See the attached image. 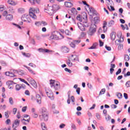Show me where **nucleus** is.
<instances>
[{"label":"nucleus","mask_w":130,"mask_h":130,"mask_svg":"<svg viewBox=\"0 0 130 130\" xmlns=\"http://www.w3.org/2000/svg\"><path fill=\"white\" fill-rule=\"evenodd\" d=\"M41 115L40 117L41 120H44L45 121H47L48 120V113L47 112V110L45 108H42L40 110Z\"/></svg>","instance_id":"1"},{"label":"nucleus","mask_w":130,"mask_h":130,"mask_svg":"<svg viewBox=\"0 0 130 130\" xmlns=\"http://www.w3.org/2000/svg\"><path fill=\"white\" fill-rule=\"evenodd\" d=\"M82 3H83V5L87 6V7H88V8H89V12H88V14H89V16H90L91 17H92V16L99 17V14L98 12H97V11H95V10L94 9V8H93L92 7H90V5L87 4V2H86L85 1H82Z\"/></svg>","instance_id":"2"},{"label":"nucleus","mask_w":130,"mask_h":130,"mask_svg":"<svg viewBox=\"0 0 130 130\" xmlns=\"http://www.w3.org/2000/svg\"><path fill=\"white\" fill-rule=\"evenodd\" d=\"M50 85L51 88H53L56 90L60 89V84L58 81H55V80L51 79L50 80Z\"/></svg>","instance_id":"3"},{"label":"nucleus","mask_w":130,"mask_h":130,"mask_svg":"<svg viewBox=\"0 0 130 130\" xmlns=\"http://www.w3.org/2000/svg\"><path fill=\"white\" fill-rule=\"evenodd\" d=\"M38 13H39V9H34L32 8H30L29 9V15L30 17H36L37 15L35 14H38Z\"/></svg>","instance_id":"4"},{"label":"nucleus","mask_w":130,"mask_h":130,"mask_svg":"<svg viewBox=\"0 0 130 130\" xmlns=\"http://www.w3.org/2000/svg\"><path fill=\"white\" fill-rule=\"evenodd\" d=\"M76 19L80 22H82V23H84V24L89 25L87 22L88 17H77Z\"/></svg>","instance_id":"5"},{"label":"nucleus","mask_w":130,"mask_h":130,"mask_svg":"<svg viewBox=\"0 0 130 130\" xmlns=\"http://www.w3.org/2000/svg\"><path fill=\"white\" fill-rule=\"evenodd\" d=\"M96 26L95 24H92L91 25L90 27L89 28V31H88V35L92 36L95 32H96V28L94 27Z\"/></svg>","instance_id":"6"},{"label":"nucleus","mask_w":130,"mask_h":130,"mask_svg":"<svg viewBox=\"0 0 130 130\" xmlns=\"http://www.w3.org/2000/svg\"><path fill=\"white\" fill-rule=\"evenodd\" d=\"M44 12L46 13H48L50 16H52L53 14L55 13V11L52 8V7H49L48 8V9H44Z\"/></svg>","instance_id":"7"},{"label":"nucleus","mask_w":130,"mask_h":130,"mask_svg":"<svg viewBox=\"0 0 130 130\" xmlns=\"http://www.w3.org/2000/svg\"><path fill=\"white\" fill-rule=\"evenodd\" d=\"M57 34L53 32L49 37V40H59V37L56 35Z\"/></svg>","instance_id":"8"},{"label":"nucleus","mask_w":130,"mask_h":130,"mask_svg":"<svg viewBox=\"0 0 130 130\" xmlns=\"http://www.w3.org/2000/svg\"><path fill=\"white\" fill-rule=\"evenodd\" d=\"M89 26H90V24H86L84 23L82 25L81 24L80 25H78V27L81 31H85V27L87 28V27H89Z\"/></svg>","instance_id":"9"},{"label":"nucleus","mask_w":130,"mask_h":130,"mask_svg":"<svg viewBox=\"0 0 130 130\" xmlns=\"http://www.w3.org/2000/svg\"><path fill=\"white\" fill-rule=\"evenodd\" d=\"M69 13H70V15H71L73 17H76V16H77V10H76L75 8H72V9L70 11Z\"/></svg>","instance_id":"10"},{"label":"nucleus","mask_w":130,"mask_h":130,"mask_svg":"<svg viewBox=\"0 0 130 130\" xmlns=\"http://www.w3.org/2000/svg\"><path fill=\"white\" fill-rule=\"evenodd\" d=\"M6 76H7L8 77H11V78H15L17 77V75L15 74H14L13 72H6L5 73Z\"/></svg>","instance_id":"11"},{"label":"nucleus","mask_w":130,"mask_h":130,"mask_svg":"<svg viewBox=\"0 0 130 130\" xmlns=\"http://www.w3.org/2000/svg\"><path fill=\"white\" fill-rule=\"evenodd\" d=\"M20 125V120L18 119L15 120L14 123L12 124V127L16 128Z\"/></svg>","instance_id":"12"},{"label":"nucleus","mask_w":130,"mask_h":130,"mask_svg":"<svg viewBox=\"0 0 130 130\" xmlns=\"http://www.w3.org/2000/svg\"><path fill=\"white\" fill-rule=\"evenodd\" d=\"M103 32L104 33H105L106 31H107V22L104 21H103Z\"/></svg>","instance_id":"13"},{"label":"nucleus","mask_w":130,"mask_h":130,"mask_svg":"<svg viewBox=\"0 0 130 130\" xmlns=\"http://www.w3.org/2000/svg\"><path fill=\"white\" fill-rule=\"evenodd\" d=\"M29 83L31 84V85H32V86H33L34 88H37V83L33 79H30Z\"/></svg>","instance_id":"14"},{"label":"nucleus","mask_w":130,"mask_h":130,"mask_svg":"<svg viewBox=\"0 0 130 130\" xmlns=\"http://www.w3.org/2000/svg\"><path fill=\"white\" fill-rule=\"evenodd\" d=\"M116 32L113 31L111 33L110 37H111V39L112 41H114V40H115V38L116 37Z\"/></svg>","instance_id":"15"},{"label":"nucleus","mask_w":130,"mask_h":130,"mask_svg":"<svg viewBox=\"0 0 130 130\" xmlns=\"http://www.w3.org/2000/svg\"><path fill=\"white\" fill-rule=\"evenodd\" d=\"M61 49L62 51H63V52H64L65 53H68V52L70 51V49L66 46H62Z\"/></svg>","instance_id":"16"},{"label":"nucleus","mask_w":130,"mask_h":130,"mask_svg":"<svg viewBox=\"0 0 130 130\" xmlns=\"http://www.w3.org/2000/svg\"><path fill=\"white\" fill-rule=\"evenodd\" d=\"M25 120H26V119H22L21 120V122H22L23 124H24V125H27V124H29V123L30 122V117L26 119V122Z\"/></svg>","instance_id":"17"},{"label":"nucleus","mask_w":130,"mask_h":130,"mask_svg":"<svg viewBox=\"0 0 130 130\" xmlns=\"http://www.w3.org/2000/svg\"><path fill=\"white\" fill-rule=\"evenodd\" d=\"M46 94L48 97H49V98L51 99V100H54V96H53V93H52V92H51L50 93H49V92H46Z\"/></svg>","instance_id":"18"},{"label":"nucleus","mask_w":130,"mask_h":130,"mask_svg":"<svg viewBox=\"0 0 130 130\" xmlns=\"http://www.w3.org/2000/svg\"><path fill=\"white\" fill-rule=\"evenodd\" d=\"M36 100L37 103L39 104H41V96L40 94H37Z\"/></svg>","instance_id":"19"},{"label":"nucleus","mask_w":130,"mask_h":130,"mask_svg":"<svg viewBox=\"0 0 130 130\" xmlns=\"http://www.w3.org/2000/svg\"><path fill=\"white\" fill-rule=\"evenodd\" d=\"M52 8H53V9L55 12H56V11L59 10L60 9L59 6L55 4L53 5V6H52Z\"/></svg>","instance_id":"20"},{"label":"nucleus","mask_w":130,"mask_h":130,"mask_svg":"<svg viewBox=\"0 0 130 130\" xmlns=\"http://www.w3.org/2000/svg\"><path fill=\"white\" fill-rule=\"evenodd\" d=\"M64 5L67 8H72L74 6L73 3L71 2H65Z\"/></svg>","instance_id":"21"},{"label":"nucleus","mask_w":130,"mask_h":130,"mask_svg":"<svg viewBox=\"0 0 130 130\" xmlns=\"http://www.w3.org/2000/svg\"><path fill=\"white\" fill-rule=\"evenodd\" d=\"M100 22V18L99 17H95L93 18V22L94 24H98Z\"/></svg>","instance_id":"22"},{"label":"nucleus","mask_w":130,"mask_h":130,"mask_svg":"<svg viewBox=\"0 0 130 130\" xmlns=\"http://www.w3.org/2000/svg\"><path fill=\"white\" fill-rule=\"evenodd\" d=\"M54 33H55V34H59V35H60V37H59V40H61V39H63V38H64V37H63L62 35L60 34V32L57 31H54Z\"/></svg>","instance_id":"23"},{"label":"nucleus","mask_w":130,"mask_h":130,"mask_svg":"<svg viewBox=\"0 0 130 130\" xmlns=\"http://www.w3.org/2000/svg\"><path fill=\"white\" fill-rule=\"evenodd\" d=\"M8 3L9 5H11V6H16V5H17V2H15V1H14L13 0H8Z\"/></svg>","instance_id":"24"},{"label":"nucleus","mask_w":130,"mask_h":130,"mask_svg":"<svg viewBox=\"0 0 130 130\" xmlns=\"http://www.w3.org/2000/svg\"><path fill=\"white\" fill-rule=\"evenodd\" d=\"M38 51L40 52H49V50H48L47 49L40 48L38 49Z\"/></svg>","instance_id":"25"},{"label":"nucleus","mask_w":130,"mask_h":130,"mask_svg":"<svg viewBox=\"0 0 130 130\" xmlns=\"http://www.w3.org/2000/svg\"><path fill=\"white\" fill-rule=\"evenodd\" d=\"M106 3L108 7H109V6H111L113 4V1H112V0H106Z\"/></svg>","instance_id":"26"},{"label":"nucleus","mask_w":130,"mask_h":130,"mask_svg":"<svg viewBox=\"0 0 130 130\" xmlns=\"http://www.w3.org/2000/svg\"><path fill=\"white\" fill-rule=\"evenodd\" d=\"M77 17H88L87 13L82 12L81 14H79Z\"/></svg>","instance_id":"27"},{"label":"nucleus","mask_w":130,"mask_h":130,"mask_svg":"<svg viewBox=\"0 0 130 130\" xmlns=\"http://www.w3.org/2000/svg\"><path fill=\"white\" fill-rule=\"evenodd\" d=\"M3 16H4V17H7V16H13V15H12L11 14H9V13H8V11H4L3 13Z\"/></svg>","instance_id":"28"},{"label":"nucleus","mask_w":130,"mask_h":130,"mask_svg":"<svg viewBox=\"0 0 130 130\" xmlns=\"http://www.w3.org/2000/svg\"><path fill=\"white\" fill-rule=\"evenodd\" d=\"M25 68H26L28 69V72H29L30 74H32V75H36V73H35V72L33 71V70H31V68H30V67H25Z\"/></svg>","instance_id":"29"},{"label":"nucleus","mask_w":130,"mask_h":130,"mask_svg":"<svg viewBox=\"0 0 130 130\" xmlns=\"http://www.w3.org/2000/svg\"><path fill=\"white\" fill-rule=\"evenodd\" d=\"M18 13L19 14H24L25 13V9L24 8H19L18 9Z\"/></svg>","instance_id":"30"},{"label":"nucleus","mask_w":130,"mask_h":130,"mask_svg":"<svg viewBox=\"0 0 130 130\" xmlns=\"http://www.w3.org/2000/svg\"><path fill=\"white\" fill-rule=\"evenodd\" d=\"M96 47H97V43H95L92 45L91 47L88 48V49H96Z\"/></svg>","instance_id":"31"},{"label":"nucleus","mask_w":130,"mask_h":130,"mask_svg":"<svg viewBox=\"0 0 130 130\" xmlns=\"http://www.w3.org/2000/svg\"><path fill=\"white\" fill-rule=\"evenodd\" d=\"M42 130H47V127H46V125H45V123H42L41 124Z\"/></svg>","instance_id":"32"},{"label":"nucleus","mask_w":130,"mask_h":130,"mask_svg":"<svg viewBox=\"0 0 130 130\" xmlns=\"http://www.w3.org/2000/svg\"><path fill=\"white\" fill-rule=\"evenodd\" d=\"M67 64L71 68L73 67V63L71 62V60L69 59L67 61Z\"/></svg>","instance_id":"33"},{"label":"nucleus","mask_w":130,"mask_h":130,"mask_svg":"<svg viewBox=\"0 0 130 130\" xmlns=\"http://www.w3.org/2000/svg\"><path fill=\"white\" fill-rule=\"evenodd\" d=\"M21 88H22V86H21V85L20 84H17L16 85V91H19V90H20Z\"/></svg>","instance_id":"34"},{"label":"nucleus","mask_w":130,"mask_h":130,"mask_svg":"<svg viewBox=\"0 0 130 130\" xmlns=\"http://www.w3.org/2000/svg\"><path fill=\"white\" fill-rule=\"evenodd\" d=\"M105 91H106L105 88L102 89L101 91L99 93V96H100V95H103V94H105Z\"/></svg>","instance_id":"35"},{"label":"nucleus","mask_w":130,"mask_h":130,"mask_svg":"<svg viewBox=\"0 0 130 130\" xmlns=\"http://www.w3.org/2000/svg\"><path fill=\"white\" fill-rule=\"evenodd\" d=\"M70 45L71 47H72V48H75V47H76V44L75 43L74 41L71 42Z\"/></svg>","instance_id":"36"},{"label":"nucleus","mask_w":130,"mask_h":130,"mask_svg":"<svg viewBox=\"0 0 130 130\" xmlns=\"http://www.w3.org/2000/svg\"><path fill=\"white\" fill-rule=\"evenodd\" d=\"M113 25H114V21L111 20L108 23L109 27H111Z\"/></svg>","instance_id":"37"},{"label":"nucleus","mask_w":130,"mask_h":130,"mask_svg":"<svg viewBox=\"0 0 130 130\" xmlns=\"http://www.w3.org/2000/svg\"><path fill=\"white\" fill-rule=\"evenodd\" d=\"M4 114L6 118H9V117H10V116L9 115V111L5 112Z\"/></svg>","instance_id":"38"},{"label":"nucleus","mask_w":130,"mask_h":130,"mask_svg":"<svg viewBox=\"0 0 130 130\" xmlns=\"http://www.w3.org/2000/svg\"><path fill=\"white\" fill-rule=\"evenodd\" d=\"M124 60H125V61H128V60H129V56H128V55H125L124 56Z\"/></svg>","instance_id":"39"},{"label":"nucleus","mask_w":130,"mask_h":130,"mask_svg":"<svg viewBox=\"0 0 130 130\" xmlns=\"http://www.w3.org/2000/svg\"><path fill=\"white\" fill-rule=\"evenodd\" d=\"M22 54L25 56V57H30V56H31V54H30V53H22Z\"/></svg>","instance_id":"40"},{"label":"nucleus","mask_w":130,"mask_h":130,"mask_svg":"<svg viewBox=\"0 0 130 130\" xmlns=\"http://www.w3.org/2000/svg\"><path fill=\"white\" fill-rule=\"evenodd\" d=\"M65 34H66V35H72V33H71V32H70V30H69L68 29H66L64 31Z\"/></svg>","instance_id":"41"},{"label":"nucleus","mask_w":130,"mask_h":130,"mask_svg":"<svg viewBox=\"0 0 130 130\" xmlns=\"http://www.w3.org/2000/svg\"><path fill=\"white\" fill-rule=\"evenodd\" d=\"M108 8L109 10H110V11H115V9H114V7H113L112 6V5H110V8H111V9L109 8V6H108Z\"/></svg>","instance_id":"42"},{"label":"nucleus","mask_w":130,"mask_h":130,"mask_svg":"<svg viewBox=\"0 0 130 130\" xmlns=\"http://www.w3.org/2000/svg\"><path fill=\"white\" fill-rule=\"evenodd\" d=\"M9 103L11 104V105H13V104H14V101H13V98H9Z\"/></svg>","instance_id":"43"},{"label":"nucleus","mask_w":130,"mask_h":130,"mask_svg":"<svg viewBox=\"0 0 130 130\" xmlns=\"http://www.w3.org/2000/svg\"><path fill=\"white\" fill-rule=\"evenodd\" d=\"M35 25L37 26L38 27H39V26H41V22L40 21H37L35 22Z\"/></svg>","instance_id":"44"},{"label":"nucleus","mask_w":130,"mask_h":130,"mask_svg":"<svg viewBox=\"0 0 130 130\" xmlns=\"http://www.w3.org/2000/svg\"><path fill=\"white\" fill-rule=\"evenodd\" d=\"M32 116L34 118H37V117H38V114L36 113H32Z\"/></svg>","instance_id":"45"},{"label":"nucleus","mask_w":130,"mask_h":130,"mask_svg":"<svg viewBox=\"0 0 130 130\" xmlns=\"http://www.w3.org/2000/svg\"><path fill=\"white\" fill-rule=\"evenodd\" d=\"M3 11H5V6L4 5H1L0 12H3Z\"/></svg>","instance_id":"46"},{"label":"nucleus","mask_w":130,"mask_h":130,"mask_svg":"<svg viewBox=\"0 0 130 130\" xmlns=\"http://www.w3.org/2000/svg\"><path fill=\"white\" fill-rule=\"evenodd\" d=\"M13 82L12 81H9L8 82H7L6 84L7 85H8V86H11L12 85H13Z\"/></svg>","instance_id":"47"},{"label":"nucleus","mask_w":130,"mask_h":130,"mask_svg":"<svg viewBox=\"0 0 130 130\" xmlns=\"http://www.w3.org/2000/svg\"><path fill=\"white\" fill-rule=\"evenodd\" d=\"M117 96L119 99H121L122 98V94L121 93H118Z\"/></svg>","instance_id":"48"},{"label":"nucleus","mask_w":130,"mask_h":130,"mask_svg":"<svg viewBox=\"0 0 130 130\" xmlns=\"http://www.w3.org/2000/svg\"><path fill=\"white\" fill-rule=\"evenodd\" d=\"M122 48H123V45H122V44H120L118 45V50H121Z\"/></svg>","instance_id":"49"},{"label":"nucleus","mask_w":130,"mask_h":130,"mask_svg":"<svg viewBox=\"0 0 130 130\" xmlns=\"http://www.w3.org/2000/svg\"><path fill=\"white\" fill-rule=\"evenodd\" d=\"M73 42H74L75 44H79V43H81V40H74Z\"/></svg>","instance_id":"50"},{"label":"nucleus","mask_w":130,"mask_h":130,"mask_svg":"<svg viewBox=\"0 0 130 130\" xmlns=\"http://www.w3.org/2000/svg\"><path fill=\"white\" fill-rule=\"evenodd\" d=\"M27 110V106H24L22 109V112H26V110Z\"/></svg>","instance_id":"51"},{"label":"nucleus","mask_w":130,"mask_h":130,"mask_svg":"<svg viewBox=\"0 0 130 130\" xmlns=\"http://www.w3.org/2000/svg\"><path fill=\"white\" fill-rule=\"evenodd\" d=\"M13 72V73L14 74V75H16V74H19V75H20V73L18 72V71L17 70H12L11 71V72Z\"/></svg>","instance_id":"52"},{"label":"nucleus","mask_w":130,"mask_h":130,"mask_svg":"<svg viewBox=\"0 0 130 130\" xmlns=\"http://www.w3.org/2000/svg\"><path fill=\"white\" fill-rule=\"evenodd\" d=\"M105 48L108 50V51H110L111 50V47L107 46V45L105 46Z\"/></svg>","instance_id":"53"},{"label":"nucleus","mask_w":130,"mask_h":130,"mask_svg":"<svg viewBox=\"0 0 130 130\" xmlns=\"http://www.w3.org/2000/svg\"><path fill=\"white\" fill-rule=\"evenodd\" d=\"M125 86L126 87H127V88H128V87H130V81H127V82L125 84Z\"/></svg>","instance_id":"54"},{"label":"nucleus","mask_w":130,"mask_h":130,"mask_svg":"<svg viewBox=\"0 0 130 130\" xmlns=\"http://www.w3.org/2000/svg\"><path fill=\"white\" fill-rule=\"evenodd\" d=\"M120 73H121V69H119L118 71L116 73V76H117V75H119Z\"/></svg>","instance_id":"55"},{"label":"nucleus","mask_w":130,"mask_h":130,"mask_svg":"<svg viewBox=\"0 0 130 130\" xmlns=\"http://www.w3.org/2000/svg\"><path fill=\"white\" fill-rule=\"evenodd\" d=\"M81 90V88L80 87H78L76 90V92L78 95H80V91Z\"/></svg>","instance_id":"56"},{"label":"nucleus","mask_w":130,"mask_h":130,"mask_svg":"<svg viewBox=\"0 0 130 130\" xmlns=\"http://www.w3.org/2000/svg\"><path fill=\"white\" fill-rule=\"evenodd\" d=\"M111 107L112 109H115V108H117V106L115 105H111Z\"/></svg>","instance_id":"57"},{"label":"nucleus","mask_w":130,"mask_h":130,"mask_svg":"<svg viewBox=\"0 0 130 130\" xmlns=\"http://www.w3.org/2000/svg\"><path fill=\"white\" fill-rule=\"evenodd\" d=\"M9 12H10V13H11V14H13V13H15V10L13 8H10V9H9Z\"/></svg>","instance_id":"58"},{"label":"nucleus","mask_w":130,"mask_h":130,"mask_svg":"<svg viewBox=\"0 0 130 130\" xmlns=\"http://www.w3.org/2000/svg\"><path fill=\"white\" fill-rule=\"evenodd\" d=\"M100 42V46L101 47L102 46H103V45H104V43H103V42H102V41L100 40L99 41Z\"/></svg>","instance_id":"59"},{"label":"nucleus","mask_w":130,"mask_h":130,"mask_svg":"<svg viewBox=\"0 0 130 130\" xmlns=\"http://www.w3.org/2000/svg\"><path fill=\"white\" fill-rule=\"evenodd\" d=\"M64 71H65V72H68L70 74H71V73H72V71L68 68H65Z\"/></svg>","instance_id":"60"},{"label":"nucleus","mask_w":130,"mask_h":130,"mask_svg":"<svg viewBox=\"0 0 130 130\" xmlns=\"http://www.w3.org/2000/svg\"><path fill=\"white\" fill-rule=\"evenodd\" d=\"M5 123H6V124H9V123H11V119H8L6 121Z\"/></svg>","instance_id":"61"},{"label":"nucleus","mask_w":130,"mask_h":130,"mask_svg":"<svg viewBox=\"0 0 130 130\" xmlns=\"http://www.w3.org/2000/svg\"><path fill=\"white\" fill-rule=\"evenodd\" d=\"M129 76H130V72L129 71L127 72L126 74L124 75V77H128Z\"/></svg>","instance_id":"62"},{"label":"nucleus","mask_w":130,"mask_h":130,"mask_svg":"<svg viewBox=\"0 0 130 130\" xmlns=\"http://www.w3.org/2000/svg\"><path fill=\"white\" fill-rule=\"evenodd\" d=\"M13 114H16V113H17V108H13Z\"/></svg>","instance_id":"63"},{"label":"nucleus","mask_w":130,"mask_h":130,"mask_svg":"<svg viewBox=\"0 0 130 130\" xmlns=\"http://www.w3.org/2000/svg\"><path fill=\"white\" fill-rule=\"evenodd\" d=\"M42 24H43V26H46V25H47V22L42 21H41V25H42Z\"/></svg>","instance_id":"64"}]
</instances>
